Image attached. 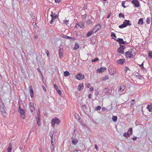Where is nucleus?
I'll list each match as a JSON object with an SVG mask.
<instances>
[{
    "mask_svg": "<svg viewBox=\"0 0 152 152\" xmlns=\"http://www.w3.org/2000/svg\"><path fill=\"white\" fill-rule=\"evenodd\" d=\"M148 56L151 58H152V52L151 51L149 53Z\"/></svg>",
    "mask_w": 152,
    "mask_h": 152,
    "instance_id": "42",
    "label": "nucleus"
},
{
    "mask_svg": "<svg viewBox=\"0 0 152 152\" xmlns=\"http://www.w3.org/2000/svg\"><path fill=\"white\" fill-rule=\"evenodd\" d=\"M98 60H99V58H96L92 60V61L93 62H95Z\"/></svg>",
    "mask_w": 152,
    "mask_h": 152,
    "instance_id": "41",
    "label": "nucleus"
},
{
    "mask_svg": "<svg viewBox=\"0 0 152 152\" xmlns=\"http://www.w3.org/2000/svg\"><path fill=\"white\" fill-rule=\"evenodd\" d=\"M111 37H113L115 38H116L115 34L113 32L111 33Z\"/></svg>",
    "mask_w": 152,
    "mask_h": 152,
    "instance_id": "37",
    "label": "nucleus"
},
{
    "mask_svg": "<svg viewBox=\"0 0 152 152\" xmlns=\"http://www.w3.org/2000/svg\"><path fill=\"white\" fill-rule=\"evenodd\" d=\"M30 95L31 97L34 96V94L32 87L31 86H30Z\"/></svg>",
    "mask_w": 152,
    "mask_h": 152,
    "instance_id": "15",
    "label": "nucleus"
},
{
    "mask_svg": "<svg viewBox=\"0 0 152 152\" xmlns=\"http://www.w3.org/2000/svg\"><path fill=\"white\" fill-rule=\"evenodd\" d=\"M123 135L124 137H127L130 136L131 135L127 132H125L123 134Z\"/></svg>",
    "mask_w": 152,
    "mask_h": 152,
    "instance_id": "31",
    "label": "nucleus"
},
{
    "mask_svg": "<svg viewBox=\"0 0 152 152\" xmlns=\"http://www.w3.org/2000/svg\"><path fill=\"white\" fill-rule=\"evenodd\" d=\"M119 18L122 17L123 18H124V15L122 13H120L119 14Z\"/></svg>",
    "mask_w": 152,
    "mask_h": 152,
    "instance_id": "35",
    "label": "nucleus"
},
{
    "mask_svg": "<svg viewBox=\"0 0 152 152\" xmlns=\"http://www.w3.org/2000/svg\"><path fill=\"white\" fill-rule=\"evenodd\" d=\"M95 148L96 149V150L98 151V146L97 145H95Z\"/></svg>",
    "mask_w": 152,
    "mask_h": 152,
    "instance_id": "61",
    "label": "nucleus"
},
{
    "mask_svg": "<svg viewBox=\"0 0 152 152\" xmlns=\"http://www.w3.org/2000/svg\"><path fill=\"white\" fill-rule=\"evenodd\" d=\"M137 137H134L133 138L132 140H134V141H135V140H137Z\"/></svg>",
    "mask_w": 152,
    "mask_h": 152,
    "instance_id": "63",
    "label": "nucleus"
},
{
    "mask_svg": "<svg viewBox=\"0 0 152 152\" xmlns=\"http://www.w3.org/2000/svg\"><path fill=\"white\" fill-rule=\"evenodd\" d=\"M125 48V46L124 45H120L119 48L117 49L118 53L121 54H124V50Z\"/></svg>",
    "mask_w": 152,
    "mask_h": 152,
    "instance_id": "4",
    "label": "nucleus"
},
{
    "mask_svg": "<svg viewBox=\"0 0 152 152\" xmlns=\"http://www.w3.org/2000/svg\"><path fill=\"white\" fill-rule=\"evenodd\" d=\"M143 23V20L142 18H140L138 22V24H141L142 25Z\"/></svg>",
    "mask_w": 152,
    "mask_h": 152,
    "instance_id": "24",
    "label": "nucleus"
},
{
    "mask_svg": "<svg viewBox=\"0 0 152 152\" xmlns=\"http://www.w3.org/2000/svg\"><path fill=\"white\" fill-rule=\"evenodd\" d=\"M50 136L51 138V140H53V132H50Z\"/></svg>",
    "mask_w": 152,
    "mask_h": 152,
    "instance_id": "33",
    "label": "nucleus"
},
{
    "mask_svg": "<svg viewBox=\"0 0 152 152\" xmlns=\"http://www.w3.org/2000/svg\"><path fill=\"white\" fill-rule=\"evenodd\" d=\"M132 53V51H127L125 53V56L127 58L128 57L133 58L134 57V56Z\"/></svg>",
    "mask_w": 152,
    "mask_h": 152,
    "instance_id": "7",
    "label": "nucleus"
},
{
    "mask_svg": "<svg viewBox=\"0 0 152 152\" xmlns=\"http://www.w3.org/2000/svg\"><path fill=\"white\" fill-rule=\"evenodd\" d=\"M63 37H64L66 39H70V38H71V37L68 36H66L64 35V36Z\"/></svg>",
    "mask_w": 152,
    "mask_h": 152,
    "instance_id": "45",
    "label": "nucleus"
},
{
    "mask_svg": "<svg viewBox=\"0 0 152 152\" xmlns=\"http://www.w3.org/2000/svg\"><path fill=\"white\" fill-rule=\"evenodd\" d=\"M78 142V140L76 138H72V143L76 145Z\"/></svg>",
    "mask_w": 152,
    "mask_h": 152,
    "instance_id": "17",
    "label": "nucleus"
},
{
    "mask_svg": "<svg viewBox=\"0 0 152 152\" xmlns=\"http://www.w3.org/2000/svg\"><path fill=\"white\" fill-rule=\"evenodd\" d=\"M109 78V76L108 75H106L105 77V79L106 80L108 79Z\"/></svg>",
    "mask_w": 152,
    "mask_h": 152,
    "instance_id": "60",
    "label": "nucleus"
},
{
    "mask_svg": "<svg viewBox=\"0 0 152 152\" xmlns=\"http://www.w3.org/2000/svg\"><path fill=\"white\" fill-rule=\"evenodd\" d=\"M131 24L130 23V21L129 20H125L123 22L122 24L119 25V27L120 28H122L126 27L128 26H130Z\"/></svg>",
    "mask_w": 152,
    "mask_h": 152,
    "instance_id": "1",
    "label": "nucleus"
},
{
    "mask_svg": "<svg viewBox=\"0 0 152 152\" xmlns=\"http://www.w3.org/2000/svg\"><path fill=\"white\" fill-rule=\"evenodd\" d=\"M75 118L77 120H78V121H80V118L79 115L77 113H75Z\"/></svg>",
    "mask_w": 152,
    "mask_h": 152,
    "instance_id": "27",
    "label": "nucleus"
},
{
    "mask_svg": "<svg viewBox=\"0 0 152 152\" xmlns=\"http://www.w3.org/2000/svg\"><path fill=\"white\" fill-rule=\"evenodd\" d=\"M5 106L3 104H1L0 105V110L3 115L5 116L6 114V112L5 111Z\"/></svg>",
    "mask_w": 152,
    "mask_h": 152,
    "instance_id": "5",
    "label": "nucleus"
},
{
    "mask_svg": "<svg viewBox=\"0 0 152 152\" xmlns=\"http://www.w3.org/2000/svg\"><path fill=\"white\" fill-rule=\"evenodd\" d=\"M125 69H126V71H127V70H129V68L128 67V66H126Z\"/></svg>",
    "mask_w": 152,
    "mask_h": 152,
    "instance_id": "58",
    "label": "nucleus"
},
{
    "mask_svg": "<svg viewBox=\"0 0 152 152\" xmlns=\"http://www.w3.org/2000/svg\"><path fill=\"white\" fill-rule=\"evenodd\" d=\"M79 47V45L78 43H75L74 47V49L75 50L77 49Z\"/></svg>",
    "mask_w": 152,
    "mask_h": 152,
    "instance_id": "29",
    "label": "nucleus"
},
{
    "mask_svg": "<svg viewBox=\"0 0 152 152\" xmlns=\"http://www.w3.org/2000/svg\"><path fill=\"white\" fill-rule=\"evenodd\" d=\"M54 88H55V89L56 90L57 89H58V86L56 84H54Z\"/></svg>",
    "mask_w": 152,
    "mask_h": 152,
    "instance_id": "57",
    "label": "nucleus"
},
{
    "mask_svg": "<svg viewBox=\"0 0 152 152\" xmlns=\"http://www.w3.org/2000/svg\"><path fill=\"white\" fill-rule=\"evenodd\" d=\"M95 28L93 29L91 31H89L87 33L86 36L87 37L90 36L94 33L95 32Z\"/></svg>",
    "mask_w": 152,
    "mask_h": 152,
    "instance_id": "12",
    "label": "nucleus"
},
{
    "mask_svg": "<svg viewBox=\"0 0 152 152\" xmlns=\"http://www.w3.org/2000/svg\"><path fill=\"white\" fill-rule=\"evenodd\" d=\"M64 23L66 25H67V24H68V21L66 20L64 22Z\"/></svg>",
    "mask_w": 152,
    "mask_h": 152,
    "instance_id": "54",
    "label": "nucleus"
},
{
    "mask_svg": "<svg viewBox=\"0 0 152 152\" xmlns=\"http://www.w3.org/2000/svg\"><path fill=\"white\" fill-rule=\"evenodd\" d=\"M79 121V123L80 125H81L82 126H85V124L83 122V120H82L80 119V121Z\"/></svg>",
    "mask_w": 152,
    "mask_h": 152,
    "instance_id": "34",
    "label": "nucleus"
},
{
    "mask_svg": "<svg viewBox=\"0 0 152 152\" xmlns=\"http://www.w3.org/2000/svg\"><path fill=\"white\" fill-rule=\"evenodd\" d=\"M91 19H89L88 20L86 21V23L87 24H89L91 23H92V18H91Z\"/></svg>",
    "mask_w": 152,
    "mask_h": 152,
    "instance_id": "32",
    "label": "nucleus"
},
{
    "mask_svg": "<svg viewBox=\"0 0 152 152\" xmlns=\"http://www.w3.org/2000/svg\"><path fill=\"white\" fill-rule=\"evenodd\" d=\"M147 108L148 109V110L149 111H152V105H148Z\"/></svg>",
    "mask_w": 152,
    "mask_h": 152,
    "instance_id": "22",
    "label": "nucleus"
},
{
    "mask_svg": "<svg viewBox=\"0 0 152 152\" xmlns=\"http://www.w3.org/2000/svg\"><path fill=\"white\" fill-rule=\"evenodd\" d=\"M132 3L134 4L136 7H138L140 6L139 2L137 0H133L132 1Z\"/></svg>",
    "mask_w": 152,
    "mask_h": 152,
    "instance_id": "11",
    "label": "nucleus"
},
{
    "mask_svg": "<svg viewBox=\"0 0 152 152\" xmlns=\"http://www.w3.org/2000/svg\"><path fill=\"white\" fill-rule=\"evenodd\" d=\"M121 5L124 8H126V7L124 5V2H122Z\"/></svg>",
    "mask_w": 152,
    "mask_h": 152,
    "instance_id": "49",
    "label": "nucleus"
},
{
    "mask_svg": "<svg viewBox=\"0 0 152 152\" xmlns=\"http://www.w3.org/2000/svg\"><path fill=\"white\" fill-rule=\"evenodd\" d=\"M54 145H51L50 147H51V150L52 151V152L53 151H54Z\"/></svg>",
    "mask_w": 152,
    "mask_h": 152,
    "instance_id": "38",
    "label": "nucleus"
},
{
    "mask_svg": "<svg viewBox=\"0 0 152 152\" xmlns=\"http://www.w3.org/2000/svg\"><path fill=\"white\" fill-rule=\"evenodd\" d=\"M125 88V87L123 84L121 85L119 88L118 90L120 91H123Z\"/></svg>",
    "mask_w": 152,
    "mask_h": 152,
    "instance_id": "19",
    "label": "nucleus"
},
{
    "mask_svg": "<svg viewBox=\"0 0 152 152\" xmlns=\"http://www.w3.org/2000/svg\"><path fill=\"white\" fill-rule=\"evenodd\" d=\"M60 52H59V56L60 58L61 57H62L63 55V53L62 52H61V50L59 49Z\"/></svg>",
    "mask_w": 152,
    "mask_h": 152,
    "instance_id": "39",
    "label": "nucleus"
},
{
    "mask_svg": "<svg viewBox=\"0 0 152 152\" xmlns=\"http://www.w3.org/2000/svg\"><path fill=\"white\" fill-rule=\"evenodd\" d=\"M90 91H93L94 89H93V88L92 87H91L90 88Z\"/></svg>",
    "mask_w": 152,
    "mask_h": 152,
    "instance_id": "64",
    "label": "nucleus"
},
{
    "mask_svg": "<svg viewBox=\"0 0 152 152\" xmlns=\"http://www.w3.org/2000/svg\"><path fill=\"white\" fill-rule=\"evenodd\" d=\"M112 120L115 122L117 120V116L113 115L112 118Z\"/></svg>",
    "mask_w": 152,
    "mask_h": 152,
    "instance_id": "26",
    "label": "nucleus"
},
{
    "mask_svg": "<svg viewBox=\"0 0 152 152\" xmlns=\"http://www.w3.org/2000/svg\"><path fill=\"white\" fill-rule=\"evenodd\" d=\"M81 108L84 111V110H86L87 109V106L85 104H83L81 106Z\"/></svg>",
    "mask_w": 152,
    "mask_h": 152,
    "instance_id": "28",
    "label": "nucleus"
},
{
    "mask_svg": "<svg viewBox=\"0 0 152 152\" xmlns=\"http://www.w3.org/2000/svg\"><path fill=\"white\" fill-rule=\"evenodd\" d=\"M46 53L47 55V56L48 57L50 55V53L48 50H46Z\"/></svg>",
    "mask_w": 152,
    "mask_h": 152,
    "instance_id": "44",
    "label": "nucleus"
},
{
    "mask_svg": "<svg viewBox=\"0 0 152 152\" xmlns=\"http://www.w3.org/2000/svg\"><path fill=\"white\" fill-rule=\"evenodd\" d=\"M120 39V42L119 43V44L121 45V44H122V43L124 41L123 40V39L122 38H121V39Z\"/></svg>",
    "mask_w": 152,
    "mask_h": 152,
    "instance_id": "43",
    "label": "nucleus"
},
{
    "mask_svg": "<svg viewBox=\"0 0 152 152\" xmlns=\"http://www.w3.org/2000/svg\"><path fill=\"white\" fill-rule=\"evenodd\" d=\"M36 125H34V127H33L32 129H33V130L34 131V130H35L36 129Z\"/></svg>",
    "mask_w": 152,
    "mask_h": 152,
    "instance_id": "56",
    "label": "nucleus"
},
{
    "mask_svg": "<svg viewBox=\"0 0 152 152\" xmlns=\"http://www.w3.org/2000/svg\"><path fill=\"white\" fill-rule=\"evenodd\" d=\"M125 62V60L124 59H120L117 61V63L118 64H123Z\"/></svg>",
    "mask_w": 152,
    "mask_h": 152,
    "instance_id": "16",
    "label": "nucleus"
},
{
    "mask_svg": "<svg viewBox=\"0 0 152 152\" xmlns=\"http://www.w3.org/2000/svg\"><path fill=\"white\" fill-rule=\"evenodd\" d=\"M23 103V102H22L21 101H18V104L19 105V106H20V105L22 104Z\"/></svg>",
    "mask_w": 152,
    "mask_h": 152,
    "instance_id": "50",
    "label": "nucleus"
},
{
    "mask_svg": "<svg viewBox=\"0 0 152 152\" xmlns=\"http://www.w3.org/2000/svg\"><path fill=\"white\" fill-rule=\"evenodd\" d=\"M104 90L105 91V92L106 94H108L112 92V90L108 88H104Z\"/></svg>",
    "mask_w": 152,
    "mask_h": 152,
    "instance_id": "14",
    "label": "nucleus"
},
{
    "mask_svg": "<svg viewBox=\"0 0 152 152\" xmlns=\"http://www.w3.org/2000/svg\"><path fill=\"white\" fill-rule=\"evenodd\" d=\"M98 26H99V28H97V29H95L96 30H95V32H96L97 31H98L101 28V26H100V24L98 23L95 26V28H96V27H97Z\"/></svg>",
    "mask_w": 152,
    "mask_h": 152,
    "instance_id": "20",
    "label": "nucleus"
},
{
    "mask_svg": "<svg viewBox=\"0 0 152 152\" xmlns=\"http://www.w3.org/2000/svg\"><path fill=\"white\" fill-rule=\"evenodd\" d=\"M101 109V107L100 106H98L96 108V110H99Z\"/></svg>",
    "mask_w": 152,
    "mask_h": 152,
    "instance_id": "40",
    "label": "nucleus"
},
{
    "mask_svg": "<svg viewBox=\"0 0 152 152\" xmlns=\"http://www.w3.org/2000/svg\"><path fill=\"white\" fill-rule=\"evenodd\" d=\"M12 144L10 143L9 144V145L8 147L7 148V152H11L12 150Z\"/></svg>",
    "mask_w": 152,
    "mask_h": 152,
    "instance_id": "21",
    "label": "nucleus"
},
{
    "mask_svg": "<svg viewBox=\"0 0 152 152\" xmlns=\"http://www.w3.org/2000/svg\"><path fill=\"white\" fill-rule=\"evenodd\" d=\"M55 1L56 2L58 3H59L61 1V0H55Z\"/></svg>",
    "mask_w": 152,
    "mask_h": 152,
    "instance_id": "55",
    "label": "nucleus"
},
{
    "mask_svg": "<svg viewBox=\"0 0 152 152\" xmlns=\"http://www.w3.org/2000/svg\"><path fill=\"white\" fill-rule=\"evenodd\" d=\"M78 26L80 27V28H83L84 27V22L81 23L80 24H78Z\"/></svg>",
    "mask_w": 152,
    "mask_h": 152,
    "instance_id": "30",
    "label": "nucleus"
},
{
    "mask_svg": "<svg viewBox=\"0 0 152 152\" xmlns=\"http://www.w3.org/2000/svg\"><path fill=\"white\" fill-rule=\"evenodd\" d=\"M51 145H54V142L53 141V140H51Z\"/></svg>",
    "mask_w": 152,
    "mask_h": 152,
    "instance_id": "62",
    "label": "nucleus"
},
{
    "mask_svg": "<svg viewBox=\"0 0 152 152\" xmlns=\"http://www.w3.org/2000/svg\"><path fill=\"white\" fill-rule=\"evenodd\" d=\"M147 23L148 24H149L150 22V19L149 18H148L146 20Z\"/></svg>",
    "mask_w": 152,
    "mask_h": 152,
    "instance_id": "46",
    "label": "nucleus"
},
{
    "mask_svg": "<svg viewBox=\"0 0 152 152\" xmlns=\"http://www.w3.org/2000/svg\"><path fill=\"white\" fill-rule=\"evenodd\" d=\"M40 115H38V116H37V121H40Z\"/></svg>",
    "mask_w": 152,
    "mask_h": 152,
    "instance_id": "48",
    "label": "nucleus"
},
{
    "mask_svg": "<svg viewBox=\"0 0 152 152\" xmlns=\"http://www.w3.org/2000/svg\"><path fill=\"white\" fill-rule=\"evenodd\" d=\"M60 122V121L58 118L56 117L55 118L52 120L51 123L52 126L54 127L55 124H59Z\"/></svg>",
    "mask_w": 152,
    "mask_h": 152,
    "instance_id": "2",
    "label": "nucleus"
},
{
    "mask_svg": "<svg viewBox=\"0 0 152 152\" xmlns=\"http://www.w3.org/2000/svg\"><path fill=\"white\" fill-rule=\"evenodd\" d=\"M84 88L83 84V83L80 84L78 86V89L80 91L81 89H83Z\"/></svg>",
    "mask_w": 152,
    "mask_h": 152,
    "instance_id": "18",
    "label": "nucleus"
},
{
    "mask_svg": "<svg viewBox=\"0 0 152 152\" xmlns=\"http://www.w3.org/2000/svg\"><path fill=\"white\" fill-rule=\"evenodd\" d=\"M86 86L88 88H89L90 86L91 85L90 83H87L86 85Z\"/></svg>",
    "mask_w": 152,
    "mask_h": 152,
    "instance_id": "53",
    "label": "nucleus"
},
{
    "mask_svg": "<svg viewBox=\"0 0 152 152\" xmlns=\"http://www.w3.org/2000/svg\"><path fill=\"white\" fill-rule=\"evenodd\" d=\"M76 78L79 80H81L84 79L85 76L80 73H79L75 76Z\"/></svg>",
    "mask_w": 152,
    "mask_h": 152,
    "instance_id": "6",
    "label": "nucleus"
},
{
    "mask_svg": "<svg viewBox=\"0 0 152 152\" xmlns=\"http://www.w3.org/2000/svg\"><path fill=\"white\" fill-rule=\"evenodd\" d=\"M108 70L111 75H114L116 72L115 68L113 67L112 66H110Z\"/></svg>",
    "mask_w": 152,
    "mask_h": 152,
    "instance_id": "9",
    "label": "nucleus"
},
{
    "mask_svg": "<svg viewBox=\"0 0 152 152\" xmlns=\"http://www.w3.org/2000/svg\"><path fill=\"white\" fill-rule=\"evenodd\" d=\"M136 77L137 78H138L140 80H141L142 78V77L141 75H136Z\"/></svg>",
    "mask_w": 152,
    "mask_h": 152,
    "instance_id": "36",
    "label": "nucleus"
},
{
    "mask_svg": "<svg viewBox=\"0 0 152 152\" xmlns=\"http://www.w3.org/2000/svg\"><path fill=\"white\" fill-rule=\"evenodd\" d=\"M128 44V43L127 42H126V41H124L123 42V43H122V44L123 45H126V44Z\"/></svg>",
    "mask_w": 152,
    "mask_h": 152,
    "instance_id": "59",
    "label": "nucleus"
},
{
    "mask_svg": "<svg viewBox=\"0 0 152 152\" xmlns=\"http://www.w3.org/2000/svg\"><path fill=\"white\" fill-rule=\"evenodd\" d=\"M29 105L30 108V111L31 112H32L35 110L34 103L32 102H30Z\"/></svg>",
    "mask_w": 152,
    "mask_h": 152,
    "instance_id": "10",
    "label": "nucleus"
},
{
    "mask_svg": "<svg viewBox=\"0 0 152 152\" xmlns=\"http://www.w3.org/2000/svg\"><path fill=\"white\" fill-rule=\"evenodd\" d=\"M106 69V68L102 67L99 69H97V71L99 73H100L104 72V71Z\"/></svg>",
    "mask_w": 152,
    "mask_h": 152,
    "instance_id": "13",
    "label": "nucleus"
},
{
    "mask_svg": "<svg viewBox=\"0 0 152 152\" xmlns=\"http://www.w3.org/2000/svg\"><path fill=\"white\" fill-rule=\"evenodd\" d=\"M113 39L115 40H116L117 42H118L119 43L120 42V39H121V38H118V39H114V38H113Z\"/></svg>",
    "mask_w": 152,
    "mask_h": 152,
    "instance_id": "52",
    "label": "nucleus"
},
{
    "mask_svg": "<svg viewBox=\"0 0 152 152\" xmlns=\"http://www.w3.org/2000/svg\"><path fill=\"white\" fill-rule=\"evenodd\" d=\"M127 133L131 135L132 134V128H130L128 131H127Z\"/></svg>",
    "mask_w": 152,
    "mask_h": 152,
    "instance_id": "23",
    "label": "nucleus"
},
{
    "mask_svg": "<svg viewBox=\"0 0 152 152\" xmlns=\"http://www.w3.org/2000/svg\"><path fill=\"white\" fill-rule=\"evenodd\" d=\"M51 13L52 14L50 16L51 17L52 19L50 22V23L52 24H53V21H55L56 19L58 18V15H54V16H53L52 12H51Z\"/></svg>",
    "mask_w": 152,
    "mask_h": 152,
    "instance_id": "8",
    "label": "nucleus"
},
{
    "mask_svg": "<svg viewBox=\"0 0 152 152\" xmlns=\"http://www.w3.org/2000/svg\"><path fill=\"white\" fill-rule=\"evenodd\" d=\"M140 66L141 67V69H143L144 68L143 67V63H142L141 65H140Z\"/></svg>",
    "mask_w": 152,
    "mask_h": 152,
    "instance_id": "51",
    "label": "nucleus"
},
{
    "mask_svg": "<svg viewBox=\"0 0 152 152\" xmlns=\"http://www.w3.org/2000/svg\"><path fill=\"white\" fill-rule=\"evenodd\" d=\"M64 76H68L70 75L68 71H66L64 72Z\"/></svg>",
    "mask_w": 152,
    "mask_h": 152,
    "instance_id": "25",
    "label": "nucleus"
},
{
    "mask_svg": "<svg viewBox=\"0 0 152 152\" xmlns=\"http://www.w3.org/2000/svg\"><path fill=\"white\" fill-rule=\"evenodd\" d=\"M56 90L59 94L61 95V91H60L58 89H56Z\"/></svg>",
    "mask_w": 152,
    "mask_h": 152,
    "instance_id": "47",
    "label": "nucleus"
},
{
    "mask_svg": "<svg viewBox=\"0 0 152 152\" xmlns=\"http://www.w3.org/2000/svg\"><path fill=\"white\" fill-rule=\"evenodd\" d=\"M18 111H19L20 115H21L22 118L24 119L25 118V115H26V112L25 110L21 107L19 106L18 107Z\"/></svg>",
    "mask_w": 152,
    "mask_h": 152,
    "instance_id": "3",
    "label": "nucleus"
}]
</instances>
